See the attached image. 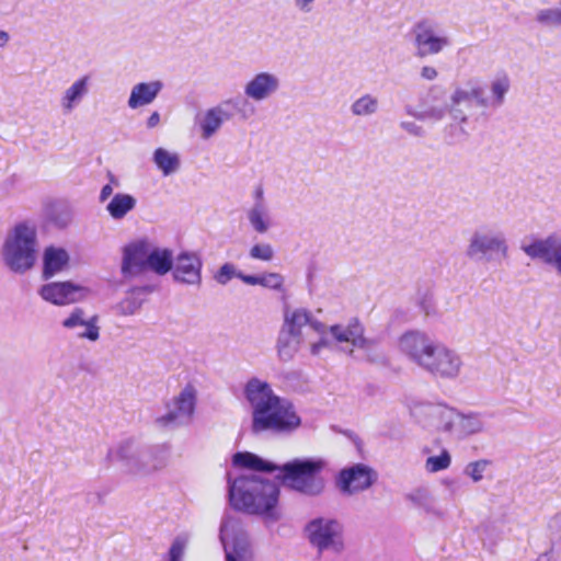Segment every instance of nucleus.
Masks as SVG:
<instances>
[{
    "label": "nucleus",
    "mask_w": 561,
    "mask_h": 561,
    "mask_svg": "<svg viewBox=\"0 0 561 561\" xmlns=\"http://www.w3.org/2000/svg\"><path fill=\"white\" fill-rule=\"evenodd\" d=\"M244 396L252 408V432L291 434L301 425L294 404L276 396L266 381L251 378L244 387Z\"/></svg>",
    "instance_id": "f257e3e1"
},
{
    "label": "nucleus",
    "mask_w": 561,
    "mask_h": 561,
    "mask_svg": "<svg viewBox=\"0 0 561 561\" xmlns=\"http://www.w3.org/2000/svg\"><path fill=\"white\" fill-rule=\"evenodd\" d=\"M401 351L421 369L440 379H456L462 368L460 355L433 341L420 331L404 333L399 340Z\"/></svg>",
    "instance_id": "f03ea898"
},
{
    "label": "nucleus",
    "mask_w": 561,
    "mask_h": 561,
    "mask_svg": "<svg viewBox=\"0 0 561 561\" xmlns=\"http://www.w3.org/2000/svg\"><path fill=\"white\" fill-rule=\"evenodd\" d=\"M229 501L231 506L252 515L276 522L280 518L278 511L279 486L275 481L255 474L241 476L229 480Z\"/></svg>",
    "instance_id": "7ed1b4c3"
},
{
    "label": "nucleus",
    "mask_w": 561,
    "mask_h": 561,
    "mask_svg": "<svg viewBox=\"0 0 561 561\" xmlns=\"http://www.w3.org/2000/svg\"><path fill=\"white\" fill-rule=\"evenodd\" d=\"M168 449L164 446H142L128 438L107 450L108 465L119 461L134 476H148L167 467Z\"/></svg>",
    "instance_id": "20e7f679"
},
{
    "label": "nucleus",
    "mask_w": 561,
    "mask_h": 561,
    "mask_svg": "<svg viewBox=\"0 0 561 561\" xmlns=\"http://www.w3.org/2000/svg\"><path fill=\"white\" fill-rule=\"evenodd\" d=\"M325 461L320 458H295L279 467L277 479L290 491L316 497L325 490L321 472Z\"/></svg>",
    "instance_id": "39448f33"
},
{
    "label": "nucleus",
    "mask_w": 561,
    "mask_h": 561,
    "mask_svg": "<svg viewBox=\"0 0 561 561\" xmlns=\"http://www.w3.org/2000/svg\"><path fill=\"white\" fill-rule=\"evenodd\" d=\"M35 230L24 224L18 225L13 236L9 237L3 247L5 264L15 273H23L35 262Z\"/></svg>",
    "instance_id": "423d86ee"
},
{
    "label": "nucleus",
    "mask_w": 561,
    "mask_h": 561,
    "mask_svg": "<svg viewBox=\"0 0 561 561\" xmlns=\"http://www.w3.org/2000/svg\"><path fill=\"white\" fill-rule=\"evenodd\" d=\"M414 55L417 58L435 56L451 45V38L433 19H421L411 28Z\"/></svg>",
    "instance_id": "0eeeda50"
},
{
    "label": "nucleus",
    "mask_w": 561,
    "mask_h": 561,
    "mask_svg": "<svg viewBox=\"0 0 561 561\" xmlns=\"http://www.w3.org/2000/svg\"><path fill=\"white\" fill-rule=\"evenodd\" d=\"M494 254L502 257L508 256V244L505 233L501 230L483 226L476 229L466 249V255L470 260H491Z\"/></svg>",
    "instance_id": "6e6552de"
},
{
    "label": "nucleus",
    "mask_w": 561,
    "mask_h": 561,
    "mask_svg": "<svg viewBox=\"0 0 561 561\" xmlns=\"http://www.w3.org/2000/svg\"><path fill=\"white\" fill-rule=\"evenodd\" d=\"M196 407V390L192 385L185 386L172 402L167 404V413L157 417L160 427L176 428L191 423Z\"/></svg>",
    "instance_id": "1a4fd4ad"
},
{
    "label": "nucleus",
    "mask_w": 561,
    "mask_h": 561,
    "mask_svg": "<svg viewBox=\"0 0 561 561\" xmlns=\"http://www.w3.org/2000/svg\"><path fill=\"white\" fill-rule=\"evenodd\" d=\"M330 334L339 343H351L353 347L363 350L369 362H381L382 354L377 353V342L365 336V328L357 318H352L347 324H334L329 328Z\"/></svg>",
    "instance_id": "9d476101"
},
{
    "label": "nucleus",
    "mask_w": 561,
    "mask_h": 561,
    "mask_svg": "<svg viewBox=\"0 0 561 561\" xmlns=\"http://www.w3.org/2000/svg\"><path fill=\"white\" fill-rule=\"evenodd\" d=\"M306 531L310 542L320 551L333 550L339 552L343 548L342 527L335 519L323 517L312 519L307 524Z\"/></svg>",
    "instance_id": "9b49d317"
},
{
    "label": "nucleus",
    "mask_w": 561,
    "mask_h": 561,
    "mask_svg": "<svg viewBox=\"0 0 561 561\" xmlns=\"http://www.w3.org/2000/svg\"><path fill=\"white\" fill-rule=\"evenodd\" d=\"M522 250L531 260H541L553 266L561 275V233H551L543 239H535L529 244H523Z\"/></svg>",
    "instance_id": "f8f14e48"
},
{
    "label": "nucleus",
    "mask_w": 561,
    "mask_h": 561,
    "mask_svg": "<svg viewBox=\"0 0 561 561\" xmlns=\"http://www.w3.org/2000/svg\"><path fill=\"white\" fill-rule=\"evenodd\" d=\"M375 480V472L363 463L342 469L336 478V485L344 494H353L368 489Z\"/></svg>",
    "instance_id": "ddd939ff"
},
{
    "label": "nucleus",
    "mask_w": 561,
    "mask_h": 561,
    "mask_svg": "<svg viewBox=\"0 0 561 561\" xmlns=\"http://www.w3.org/2000/svg\"><path fill=\"white\" fill-rule=\"evenodd\" d=\"M234 522L225 518L220 525V540L225 548L226 561H247L251 559L249 541L243 534L231 537Z\"/></svg>",
    "instance_id": "4468645a"
},
{
    "label": "nucleus",
    "mask_w": 561,
    "mask_h": 561,
    "mask_svg": "<svg viewBox=\"0 0 561 561\" xmlns=\"http://www.w3.org/2000/svg\"><path fill=\"white\" fill-rule=\"evenodd\" d=\"M203 262L197 253L182 252L173 263L172 274L175 282L199 286L202 283Z\"/></svg>",
    "instance_id": "2eb2a0df"
},
{
    "label": "nucleus",
    "mask_w": 561,
    "mask_h": 561,
    "mask_svg": "<svg viewBox=\"0 0 561 561\" xmlns=\"http://www.w3.org/2000/svg\"><path fill=\"white\" fill-rule=\"evenodd\" d=\"M280 89V79L277 75L268 71H261L255 73L245 84H244V95L255 102H262L275 93Z\"/></svg>",
    "instance_id": "dca6fc26"
},
{
    "label": "nucleus",
    "mask_w": 561,
    "mask_h": 561,
    "mask_svg": "<svg viewBox=\"0 0 561 561\" xmlns=\"http://www.w3.org/2000/svg\"><path fill=\"white\" fill-rule=\"evenodd\" d=\"M87 289L71 282L49 283L42 286V298L54 305H68L82 299Z\"/></svg>",
    "instance_id": "f3484780"
},
{
    "label": "nucleus",
    "mask_w": 561,
    "mask_h": 561,
    "mask_svg": "<svg viewBox=\"0 0 561 561\" xmlns=\"http://www.w3.org/2000/svg\"><path fill=\"white\" fill-rule=\"evenodd\" d=\"M233 117V112L227 108V105L220 104L199 113L195 117V123L201 129V137L205 140L211 138L219 131L225 122Z\"/></svg>",
    "instance_id": "a211bd4d"
},
{
    "label": "nucleus",
    "mask_w": 561,
    "mask_h": 561,
    "mask_svg": "<svg viewBox=\"0 0 561 561\" xmlns=\"http://www.w3.org/2000/svg\"><path fill=\"white\" fill-rule=\"evenodd\" d=\"M150 253V244L146 240H139L124 248L122 273L129 277L147 268V257Z\"/></svg>",
    "instance_id": "6ab92c4d"
},
{
    "label": "nucleus",
    "mask_w": 561,
    "mask_h": 561,
    "mask_svg": "<svg viewBox=\"0 0 561 561\" xmlns=\"http://www.w3.org/2000/svg\"><path fill=\"white\" fill-rule=\"evenodd\" d=\"M98 320V316L85 318L83 309L75 308L69 317L62 321V325L70 330H78V337L95 342L100 337Z\"/></svg>",
    "instance_id": "aec40b11"
},
{
    "label": "nucleus",
    "mask_w": 561,
    "mask_h": 561,
    "mask_svg": "<svg viewBox=\"0 0 561 561\" xmlns=\"http://www.w3.org/2000/svg\"><path fill=\"white\" fill-rule=\"evenodd\" d=\"M484 428L485 423L480 413L465 414L457 410L449 436L462 440L471 435L482 433Z\"/></svg>",
    "instance_id": "412c9836"
},
{
    "label": "nucleus",
    "mask_w": 561,
    "mask_h": 561,
    "mask_svg": "<svg viewBox=\"0 0 561 561\" xmlns=\"http://www.w3.org/2000/svg\"><path fill=\"white\" fill-rule=\"evenodd\" d=\"M70 256L62 248L48 247L43 255V277L49 279L65 271L69 265Z\"/></svg>",
    "instance_id": "4be33fe9"
},
{
    "label": "nucleus",
    "mask_w": 561,
    "mask_h": 561,
    "mask_svg": "<svg viewBox=\"0 0 561 561\" xmlns=\"http://www.w3.org/2000/svg\"><path fill=\"white\" fill-rule=\"evenodd\" d=\"M90 78L84 76L76 80L65 90L60 98V106L65 114L71 113L89 93Z\"/></svg>",
    "instance_id": "5701e85b"
},
{
    "label": "nucleus",
    "mask_w": 561,
    "mask_h": 561,
    "mask_svg": "<svg viewBox=\"0 0 561 561\" xmlns=\"http://www.w3.org/2000/svg\"><path fill=\"white\" fill-rule=\"evenodd\" d=\"M161 81L141 82L133 87L128 106L130 108H138L148 105L154 101L159 92L162 90Z\"/></svg>",
    "instance_id": "b1692460"
},
{
    "label": "nucleus",
    "mask_w": 561,
    "mask_h": 561,
    "mask_svg": "<svg viewBox=\"0 0 561 561\" xmlns=\"http://www.w3.org/2000/svg\"><path fill=\"white\" fill-rule=\"evenodd\" d=\"M450 102L454 104L465 105L469 107L472 102L479 107H486L484 89L474 83H468L467 88H456L450 96Z\"/></svg>",
    "instance_id": "393cba45"
},
{
    "label": "nucleus",
    "mask_w": 561,
    "mask_h": 561,
    "mask_svg": "<svg viewBox=\"0 0 561 561\" xmlns=\"http://www.w3.org/2000/svg\"><path fill=\"white\" fill-rule=\"evenodd\" d=\"M510 89V76L505 71L497 72L490 82L491 96H485L486 107L497 108L502 106Z\"/></svg>",
    "instance_id": "a878e982"
},
{
    "label": "nucleus",
    "mask_w": 561,
    "mask_h": 561,
    "mask_svg": "<svg viewBox=\"0 0 561 561\" xmlns=\"http://www.w3.org/2000/svg\"><path fill=\"white\" fill-rule=\"evenodd\" d=\"M232 463L236 467L247 468L261 472H274L276 470L279 471L280 467L249 451L236 453L232 457Z\"/></svg>",
    "instance_id": "bb28decb"
},
{
    "label": "nucleus",
    "mask_w": 561,
    "mask_h": 561,
    "mask_svg": "<svg viewBox=\"0 0 561 561\" xmlns=\"http://www.w3.org/2000/svg\"><path fill=\"white\" fill-rule=\"evenodd\" d=\"M456 412L457 409L445 404L428 405L426 408V413L433 419L435 428L448 436L454 424Z\"/></svg>",
    "instance_id": "cd10ccee"
},
{
    "label": "nucleus",
    "mask_w": 561,
    "mask_h": 561,
    "mask_svg": "<svg viewBox=\"0 0 561 561\" xmlns=\"http://www.w3.org/2000/svg\"><path fill=\"white\" fill-rule=\"evenodd\" d=\"M137 199L128 193H116L106 205V211L114 220L124 219L136 208Z\"/></svg>",
    "instance_id": "c85d7f7f"
},
{
    "label": "nucleus",
    "mask_w": 561,
    "mask_h": 561,
    "mask_svg": "<svg viewBox=\"0 0 561 561\" xmlns=\"http://www.w3.org/2000/svg\"><path fill=\"white\" fill-rule=\"evenodd\" d=\"M301 343L302 336L289 334L280 329L276 342L277 356L279 360L285 363L290 362L298 353Z\"/></svg>",
    "instance_id": "c756f323"
},
{
    "label": "nucleus",
    "mask_w": 561,
    "mask_h": 561,
    "mask_svg": "<svg viewBox=\"0 0 561 561\" xmlns=\"http://www.w3.org/2000/svg\"><path fill=\"white\" fill-rule=\"evenodd\" d=\"M310 322V312L307 309L298 308L295 310H286L284 314V323L282 330L289 334L301 336V330Z\"/></svg>",
    "instance_id": "7c9ffc66"
},
{
    "label": "nucleus",
    "mask_w": 561,
    "mask_h": 561,
    "mask_svg": "<svg viewBox=\"0 0 561 561\" xmlns=\"http://www.w3.org/2000/svg\"><path fill=\"white\" fill-rule=\"evenodd\" d=\"M405 111L410 116L420 121L439 122L446 116L448 104L446 102H440L439 104L423 102L421 111H415L411 106H407Z\"/></svg>",
    "instance_id": "2f4dec72"
},
{
    "label": "nucleus",
    "mask_w": 561,
    "mask_h": 561,
    "mask_svg": "<svg viewBox=\"0 0 561 561\" xmlns=\"http://www.w3.org/2000/svg\"><path fill=\"white\" fill-rule=\"evenodd\" d=\"M152 160L164 176L175 173L181 167L180 156L164 148L156 149Z\"/></svg>",
    "instance_id": "473e14b6"
},
{
    "label": "nucleus",
    "mask_w": 561,
    "mask_h": 561,
    "mask_svg": "<svg viewBox=\"0 0 561 561\" xmlns=\"http://www.w3.org/2000/svg\"><path fill=\"white\" fill-rule=\"evenodd\" d=\"M173 256L169 249H153L147 257V267L159 275H165L172 271Z\"/></svg>",
    "instance_id": "72a5a7b5"
},
{
    "label": "nucleus",
    "mask_w": 561,
    "mask_h": 561,
    "mask_svg": "<svg viewBox=\"0 0 561 561\" xmlns=\"http://www.w3.org/2000/svg\"><path fill=\"white\" fill-rule=\"evenodd\" d=\"M247 218L252 229L257 233L263 234L271 228L267 205L253 204L247 210Z\"/></svg>",
    "instance_id": "f704fd0d"
},
{
    "label": "nucleus",
    "mask_w": 561,
    "mask_h": 561,
    "mask_svg": "<svg viewBox=\"0 0 561 561\" xmlns=\"http://www.w3.org/2000/svg\"><path fill=\"white\" fill-rule=\"evenodd\" d=\"M350 111L356 117L373 116L379 111V100L370 93H365L351 104Z\"/></svg>",
    "instance_id": "c9c22d12"
},
{
    "label": "nucleus",
    "mask_w": 561,
    "mask_h": 561,
    "mask_svg": "<svg viewBox=\"0 0 561 561\" xmlns=\"http://www.w3.org/2000/svg\"><path fill=\"white\" fill-rule=\"evenodd\" d=\"M47 219L59 229L67 228L73 219L72 208L66 203L53 204L47 210Z\"/></svg>",
    "instance_id": "e433bc0d"
},
{
    "label": "nucleus",
    "mask_w": 561,
    "mask_h": 561,
    "mask_svg": "<svg viewBox=\"0 0 561 561\" xmlns=\"http://www.w3.org/2000/svg\"><path fill=\"white\" fill-rule=\"evenodd\" d=\"M224 104L227 105V108H229L233 114H238L239 117L243 121H248L255 114V107L250 102V99L245 96L243 98H234L229 99L227 101H224Z\"/></svg>",
    "instance_id": "4c0bfd02"
},
{
    "label": "nucleus",
    "mask_w": 561,
    "mask_h": 561,
    "mask_svg": "<svg viewBox=\"0 0 561 561\" xmlns=\"http://www.w3.org/2000/svg\"><path fill=\"white\" fill-rule=\"evenodd\" d=\"M535 21L542 27H561V9L543 8L536 12Z\"/></svg>",
    "instance_id": "58836bf2"
},
{
    "label": "nucleus",
    "mask_w": 561,
    "mask_h": 561,
    "mask_svg": "<svg viewBox=\"0 0 561 561\" xmlns=\"http://www.w3.org/2000/svg\"><path fill=\"white\" fill-rule=\"evenodd\" d=\"M405 499L414 506L430 512L433 507V496L430 490L425 486H420L405 494Z\"/></svg>",
    "instance_id": "ea45409f"
},
{
    "label": "nucleus",
    "mask_w": 561,
    "mask_h": 561,
    "mask_svg": "<svg viewBox=\"0 0 561 561\" xmlns=\"http://www.w3.org/2000/svg\"><path fill=\"white\" fill-rule=\"evenodd\" d=\"M451 463V456L447 449H443L437 456H430L425 461V470L435 473L447 469Z\"/></svg>",
    "instance_id": "a19ab883"
},
{
    "label": "nucleus",
    "mask_w": 561,
    "mask_h": 561,
    "mask_svg": "<svg viewBox=\"0 0 561 561\" xmlns=\"http://www.w3.org/2000/svg\"><path fill=\"white\" fill-rule=\"evenodd\" d=\"M188 545V536L187 535H179L176 536L168 551V561H183L185 556V551Z\"/></svg>",
    "instance_id": "79ce46f5"
},
{
    "label": "nucleus",
    "mask_w": 561,
    "mask_h": 561,
    "mask_svg": "<svg viewBox=\"0 0 561 561\" xmlns=\"http://www.w3.org/2000/svg\"><path fill=\"white\" fill-rule=\"evenodd\" d=\"M490 461L486 459H480L477 461L469 462L463 472L472 479L473 482H479L483 479V473L486 470Z\"/></svg>",
    "instance_id": "37998d69"
},
{
    "label": "nucleus",
    "mask_w": 561,
    "mask_h": 561,
    "mask_svg": "<svg viewBox=\"0 0 561 561\" xmlns=\"http://www.w3.org/2000/svg\"><path fill=\"white\" fill-rule=\"evenodd\" d=\"M240 271L232 263H225L215 274V280L220 285H227L233 277L238 278Z\"/></svg>",
    "instance_id": "c03bdc74"
},
{
    "label": "nucleus",
    "mask_w": 561,
    "mask_h": 561,
    "mask_svg": "<svg viewBox=\"0 0 561 561\" xmlns=\"http://www.w3.org/2000/svg\"><path fill=\"white\" fill-rule=\"evenodd\" d=\"M249 255L253 260L271 261L274 257V250L268 243H256L250 249Z\"/></svg>",
    "instance_id": "a18cd8bd"
},
{
    "label": "nucleus",
    "mask_w": 561,
    "mask_h": 561,
    "mask_svg": "<svg viewBox=\"0 0 561 561\" xmlns=\"http://www.w3.org/2000/svg\"><path fill=\"white\" fill-rule=\"evenodd\" d=\"M261 286L274 290H283L284 287V276L279 273H264L261 275Z\"/></svg>",
    "instance_id": "49530a36"
},
{
    "label": "nucleus",
    "mask_w": 561,
    "mask_h": 561,
    "mask_svg": "<svg viewBox=\"0 0 561 561\" xmlns=\"http://www.w3.org/2000/svg\"><path fill=\"white\" fill-rule=\"evenodd\" d=\"M142 306V300L136 297H127L121 302V311L124 316L135 314Z\"/></svg>",
    "instance_id": "de8ad7c7"
},
{
    "label": "nucleus",
    "mask_w": 561,
    "mask_h": 561,
    "mask_svg": "<svg viewBox=\"0 0 561 561\" xmlns=\"http://www.w3.org/2000/svg\"><path fill=\"white\" fill-rule=\"evenodd\" d=\"M424 102H427V104H439L440 102H446L444 89L438 85L431 87Z\"/></svg>",
    "instance_id": "09e8293b"
},
{
    "label": "nucleus",
    "mask_w": 561,
    "mask_h": 561,
    "mask_svg": "<svg viewBox=\"0 0 561 561\" xmlns=\"http://www.w3.org/2000/svg\"><path fill=\"white\" fill-rule=\"evenodd\" d=\"M448 112L455 122H458L459 124L468 122V115L463 111L462 105L450 102V105H448Z\"/></svg>",
    "instance_id": "8fccbe9b"
},
{
    "label": "nucleus",
    "mask_w": 561,
    "mask_h": 561,
    "mask_svg": "<svg viewBox=\"0 0 561 561\" xmlns=\"http://www.w3.org/2000/svg\"><path fill=\"white\" fill-rule=\"evenodd\" d=\"M108 178H110V183L105 184L101 188L100 196H99L100 203H104L105 201H107L112 196V194H113V186H118L119 185L117 179L112 173L108 174Z\"/></svg>",
    "instance_id": "3c124183"
},
{
    "label": "nucleus",
    "mask_w": 561,
    "mask_h": 561,
    "mask_svg": "<svg viewBox=\"0 0 561 561\" xmlns=\"http://www.w3.org/2000/svg\"><path fill=\"white\" fill-rule=\"evenodd\" d=\"M400 127H401V129L405 130L408 134L416 136V137H423L425 134L423 127L415 124L414 122H401Z\"/></svg>",
    "instance_id": "603ef678"
},
{
    "label": "nucleus",
    "mask_w": 561,
    "mask_h": 561,
    "mask_svg": "<svg viewBox=\"0 0 561 561\" xmlns=\"http://www.w3.org/2000/svg\"><path fill=\"white\" fill-rule=\"evenodd\" d=\"M447 131L449 133L453 141H461L467 137V131L465 128L455 124H450L447 127Z\"/></svg>",
    "instance_id": "864d4df0"
},
{
    "label": "nucleus",
    "mask_w": 561,
    "mask_h": 561,
    "mask_svg": "<svg viewBox=\"0 0 561 561\" xmlns=\"http://www.w3.org/2000/svg\"><path fill=\"white\" fill-rule=\"evenodd\" d=\"M317 0H294L295 8L301 13H310L314 9Z\"/></svg>",
    "instance_id": "5fc2aeb1"
},
{
    "label": "nucleus",
    "mask_w": 561,
    "mask_h": 561,
    "mask_svg": "<svg viewBox=\"0 0 561 561\" xmlns=\"http://www.w3.org/2000/svg\"><path fill=\"white\" fill-rule=\"evenodd\" d=\"M422 79L433 81L438 77V71L432 66H423L420 71Z\"/></svg>",
    "instance_id": "6e6d98bb"
},
{
    "label": "nucleus",
    "mask_w": 561,
    "mask_h": 561,
    "mask_svg": "<svg viewBox=\"0 0 561 561\" xmlns=\"http://www.w3.org/2000/svg\"><path fill=\"white\" fill-rule=\"evenodd\" d=\"M238 278L241 279L243 283L248 284V285H260L261 286V275H247V274H243L242 272H240V274H238Z\"/></svg>",
    "instance_id": "4d7b16f0"
},
{
    "label": "nucleus",
    "mask_w": 561,
    "mask_h": 561,
    "mask_svg": "<svg viewBox=\"0 0 561 561\" xmlns=\"http://www.w3.org/2000/svg\"><path fill=\"white\" fill-rule=\"evenodd\" d=\"M254 204L266 205L264 201V190L262 185H259L254 190Z\"/></svg>",
    "instance_id": "13d9d810"
},
{
    "label": "nucleus",
    "mask_w": 561,
    "mask_h": 561,
    "mask_svg": "<svg viewBox=\"0 0 561 561\" xmlns=\"http://www.w3.org/2000/svg\"><path fill=\"white\" fill-rule=\"evenodd\" d=\"M329 345V342L327 339L322 337L319 342L313 343L311 345V353L313 355H318L322 347H327Z\"/></svg>",
    "instance_id": "bf43d9fd"
},
{
    "label": "nucleus",
    "mask_w": 561,
    "mask_h": 561,
    "mask_svg": "<svg viewBox=\"0 0 561 561\" xmlns=\"http://www.w3.org/2000/svg\"><path fill=\"white\" fill-rule=\"evenodd\" d=\"M160 123V114L158 112H153L147 119V127L153 128Z\"/></svg>",
    "instance_id": "052dcab7"
},
{
    "label": "nucleus",
    "mask_w": 561,
    "mask_h": 561,
    "mask_svg": "<svg viewBox=\"0 0 561 561\" xmlns=\"http://www.w3.org/2000/svg\"><path fill=\"white\" fill-rule=\"evenodd\" d=\"M308 324L314 331H317L319 333H323L324 332L325 325L323 323H321L320 321H318V320H313L311 314H310V322Z\"/></svg>",
    "instance_id": "680f3d73"
},
{
    "label": "nucleus",
    "mask_w": 561,
    "mask_h": 561,
    "mask_svg": "<svg viewBox=\"0 0 561 561\" xmlns=\"http://www.w3.org/2000/svg\"><path fill=\"white\" fill-rule=\"evenodd\" d=\"M536 561H554L552 558V549L547 552L541 553Z\"/></svg>",
    "instance_id": "e2e57ef3"
},
{
    "label": "nucleus",
    "mask_w": 561,
    "mask_h": 561,
    "mask_svg": "<svg viewBox=\"0 0 561 561\" xmlns=\"http://www.w3.org/2000/svg\"><path fill=\"white\" fill-rule=\"evenodd\" d=\"M9 42V34L4 31H0V47H3Z\"/></svg>",
    "instance_id": "0e129e2a"
},
{
    "label": "nucleus",
    "mask_w": 561,
    "mask_h": 561,
    "mask_svg": "<svg viewBox=\"0 0 561 561\" xmlns=\"http://www.w3.org/2000/svg\"><path fill=\"white\" fill-rule=\"evenodd\" d=\"M444 484H446L449 488H454L457 484V482L455 480H445Z\"/></svg>",
    "instance_id": "69168bd1"
},
{
    "label": "nucleus",
    "mask_w": 561,
    "mask_h": 561,
    "mask_svg": "<svg viewBox=\"0 0 561 561\" xmlns=\"http://www.w3.org/2000/svg\"><path fill=\"white\" fill-rule=\"evenodd\" d=\"M137 291L148 293V291H149V289H148V287L135 288V289H133V291H131V293H133V294H135V293H137Z\"/></svg>",
    "instance_id": "338daca9"
},
{
    "label": "nucleus",
    "mask_w": 561,
    "mask_h": 561,
    "mask_svg": "<svg viewBox=\"0 0 561 561\" xmlns=\"http://www.w3.org/2000/svg\"><path fill=\"white\" fill-rule=\"evenodd\" d=\"M353 353H354V348H351V350H350V352H348V354H350V355H353Z\"/></svg>",
    "instance_id": "774afa93"
}]
</instances>
